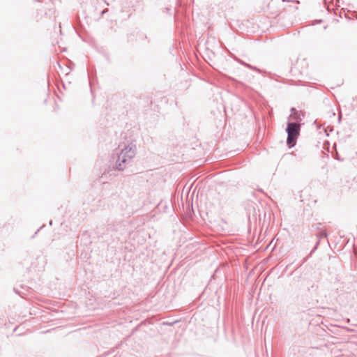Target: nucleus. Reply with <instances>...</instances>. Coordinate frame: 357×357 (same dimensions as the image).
<instances>
[{"instance_id": "f03ea898", "label": "nucleus", "mask_w": 357, "mask_h": 357, "mask_svg": "<svg viewBox=\"0 0 357 357\" xmlns=\"http://www.w3.org/2000/svg\"><path fill=\"white\" fill-rule=\"evenodd\" d=\"M129 151H131V152H132V153H134V151H133V150H132V149H131V148L130 149V150H129Z\"/></svg>"}, {"instance_id": "f257e3e1", "label": "nucleus", "mask_w": 357, "mask_h": 357, "mask_svg": "<svg viewBox=\"0 0 357 357\" xmlns=\"http://www.w3.org/2000/svg\"><path fill=\"white\" fill-rule=\"evenodd\" d=\"M287 131L288 133L287 143L289 147L294 146L296 138L299 135L300 125L296 123H289L287 126Z\"/></svg>"}]
</instances>
